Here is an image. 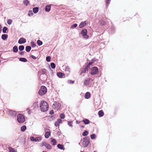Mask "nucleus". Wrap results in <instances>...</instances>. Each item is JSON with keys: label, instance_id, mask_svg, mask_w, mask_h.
<instances>
[{"label": "nucleus", "instance_id": "1", "mask_svg": "<svg viewBox=\"0 0 152 152\" xmlns=\"http://www.w3.org/2000/svg\"><path fill=\"white\" fill-rule=\"evenodd\" d=\"M39 107L41 111L45 112L48 110L49 105L48 103L45 101H42L40 104Z\"/></svg>", "mask_w": 152, "mask_h": 152}, {"label": "nucleus", "instance_id": "2", "mask_svg": "<svg viewBox=\"0 0 152 152\" xmlns=\"http://www.w3.org/2000/svg\"><path fill=\"white\" fill-rule=\"evenodd\" d=\"M80 142L83 147H87L90 143V139L88 136L85 137L81 140Z\"/></svg>", "mask_w": 152, "mask_h": 152}, {"label": "nucleus", "instance_id": "3", "mask_svg": "<svg viewBox=\"0 0 152 152\" xmlns=\"http://www.w3.org/2000/svg\"><path fill=\"white\" fill-rule=\"evenodd\" d=\"M17 121L20 124L23 123L25 121V119L24 115L21 114H18L17 116Z\"/></svg>", "mask_w": 152, "mask_h": 152}, {"label": "nucleus", "instance_id": "4", "mask_svg": "<svg viewBox=\"0 0 152 152\" xmlns=\"http://www.w3.org/2000/svg\"><path fill=\"white\" fill-rule=\"evenodd\" d=\"M88 31L86 29L84 28L81 31L80 34L83 37L86 39H88L89 38V37L87 35Z\"/></svg>", "mask_w": 152, "mask_h": 152}, {"label": "nucleus", "instance_id": "5", "mask_svg": "<svg viewBox=\"0 0 152 152\" xmlns=\"http://www.w3.org/2000/svg\"><path fill=\"white\" fill-rule=\"evenodd\" d=\"M90 74L92 75H94L99 74V71L98 68L96 66H94L90 69Z\"/></svg>", "mask_w": 152, "mask_h": 152}, {"label": "nucleus", "instance_id": "6", "mask_svg": "<svg viewBox=\"0 0 152 152\" xmlns=\"http://www.w3.org/2000/svg\"><path fill=\"white\" fill-rule=\"evenodd\" d=\"M47 92V88L46 87L44 86H42L40 87L38 93L39 95L42 96L45 94Z\"/></svg>", "mask_w": 152, "mask_h": 152}, {"label": "nucleus", "instance_id": "7", "mask_svg": "<svg viewBox=\"0 0 152 152\" xmlns=\"http://www.w3.org/2000/svg\"><path fill=\"white\" fill-rule=\"evenodd\" d=\"M115 28L113 25H112L109 28L108 30V32L109 34L112 35L115 33Z\"/></svg>", "mask_w": 152, "mask_h": 152}, {"label": "nucleus", "instance_id": "8", "mask_svg": "<svg viewBox=\"0 0 152 152\" xmlns=\"http://www.w3.org/2000/svg\"><path fill=\"white\" fill-rule=\"evenodd\" d=\"M61 107L60 103L57 102H55L54 103L53 105V107L56 110H58Z\"/></svg>", "mask_w": 152, "mask_h": 152}, {"label": "nucleus", "instance_id": "9", "mask_svg": "<svg viewBox=\"0 0 152 152\" xmlns=\"http://www.w3.org/2000/svg\"><path fill=\"white\" fill-rule=\"evenodd\" d=\"M46 69H43L42 70L41 72V74L40 75H43V76H44V78H42V80H46L47 79V77L46 74L47 73Z\"/></svg>", "mask_w": 152, "mask_h": 152}, {"label": "nucleus", "instance_id": "10", "mask_svg": "<svg viewBox=\"0 0 152 152\" xmlns=\"http://www.w3.org/2000/svg\"><path fill=\"white\" fill-rule=\"evenodd\" d=\"M9 113L10 115L13 117H16L17 114V113L16 111L10 110H9Z\"/></svg>", "mask_w": 152, "mask_h": 152}, {"label": "nucleus", "instance_id": "11", "mask_svg": "<svg viewBox=\"0 0 152 152\" xmlns=\"http://www.w3.org/2000/svg\"><path fill=\"white\" fill-rule=\"evenodd\" d=\"M26 42V39L23 37H21L20 38L18 41V43L20 44H23L25 43Z\"/></svg>", "mask_w": 152, "mask_h": 152}, {"label": "nucleus", "instance_id": "12", "mask_svg": "<svg viewBox=\"0 0 152 152\" xmlns=\"http://www.w3.org/2000/svg\"><path fill=\"white\" fill-rule=\"evenodd\" d=\"M57 77L59 78H63L65 77V75L61 72H57L56 73Z\"/></svg>", "mask_w": 152, "mask_h": 152}, {"label": "nucleus", "instance_id": "13", "mask_svg": "<svg viewBox=\"0 0 152 152\" xmlns=\"http://www.w3.org/2000/svg\"><path fill=\"white\" fill-rule=\"evenodd\" d=\"M89 69V67H88V66L86 65V66H84L83 68L81 70V73H86V72L88 71Z\"/></svg>", "mask_w": 152, "mask_h": 152}, {"label": "nucleus", "instance_id": "14", "mask_svg": "<svg viewBox=\"0 0 152 152\" xmlns=\"http://www.w3.org/2000/svg\"><path fill=\"white\" fill-rule=\"evenodd\" d=\"M87 23L86 21H82L81 22L79 26L80 28H82L84 26H86V25Z\"/></svg>", "mask_w": 152, "mask_h": 152}, {"label": "nucleus", "instance_id": "15", "mask_svg": "<svg viewBox=\"0 0 152 152\" xmlns=\"http://www.w3.org/2000/svg\"><path fill=\"white\" fill-rule=\"evenodd\" d=\"M52 4L47 5L45 8V11L46 12H49L51 10V6Z\"/></svg>", "mask_w": 152, "mask_h": 152}, {"label": "nucleus", "instance_id": "16", "mask_svg": "<svg viewBox=\"0 0 152 152\" xmlns=\"http://www.w3.org/2000/svg\"><path fill=\"white\" fill-rule=\"evenodd\" d=\"M81 121L83 122L85 125L88 124L90 122V121L88 119L86 118L83 119Z\"/></svg>", "mask_w": 152, "mask_h": 152}, {"label": "nucleus", "instance_id": "17", "mask_svg": "<svg viewBox=\"0 0 152 152\" xmlns=\"http://www.w3.org/2000/svg\"><path fill=\"white\" fill-rule=\"evenodd\" d=\"M50 142L51 143L52 145H56L57 144V142L56 140L54 138H50Z\"/></svg>", "mask_w": 152, "mask_h": 152}, {"label": "nucleus", "instance_id": "18", "mask_svg": "<svg viewBox=\"0 0 152 152\" xmlns=\"http://www.w3.org/2000/svg\"><path fill=\"white\" fill-rule=\"evenodd\" d=\"M51 135V132L50 131H47L45 132V137L47 139L49 137V136Z\"/></svg>", "mask_w": 152, "mask_h": 152}, {"label": "nucleus", "instance_id": "19", "mask_svg": "<svg viewBox=\"0 0 152 152\" xmlns=\"http://www.w3.org/2000/svg\"><path fill=\"white\" fill-rule=\"evenodd\" d=\"M8 35L7 34H3L1 36V38L3 40H6L8 38Z\"/></svg>", "mask_w": 152, "mask_h": 152}, {"label": "nucleus", "instance_id": "20", "mask_svg": "<svg viewBox=\"0 0 152 152\" xmlns=\"http://www.w3.org/2000/svg\"><path fill=\"white\" fill-rule=\"evenodd\" d=\"M57 147L58 149L61 150H64L65 149L64 145L60 144H58L57 145Z\"/></svg>", "mask_w": 152, "mask_h": 152}, {"label": "nucleus", "instance_id": "21", "mask_svg": "<svg viewBox=\"0 0 152 152\" xmlns=\"http://www.w3.org/2000/svg\"><path fill=\"white\" fill-rule=\"evenodd\" d=\"M91 97V94L90 92H86L85 95V98L86 99H88Z\"/></svg>", "mask_w": 152, "mask_h": 152}, {"label": "nucleus", "instance_id": "22", "mask_svg": "<svg viewBox=\"0 0 152 152\" xmlns=\"http://www.w3.org/2000/svg\"><path fill=\"white\" fill-rule=\"evenodd\" d=\"M98 115L99 117H101L104 115V112L102 110H100L98 111Z\"/></svg>", "mask_w": 152, "mask_h": 152}, {"label": "nucleus", "instance_id": "23", "mask_svg": "<svg viewBox=\"0 0 152 152\" xmlns=\"http://www.w3.org/2000/svg\"><path fill=\"white\" fill-rule=\"evenodd\" d=\"M39 10V7H34L33 8V12L34 14L37 13Z\"/></svg>", "mask_w": 152, "mask_h": 152}, {"label": "nucleus", "instance_id": "24", "mask_svg": "<svg viewBox=\"0 0 152 152\" xmlns=\"http://www.w3.org/2000/svg\"><path fill=\"white\" fill-rule=\"evenodd\" d=\"M8 28L6 26H4L3 27L2 29V32L4 33H7L8 32Z\"/></svg>", "mask_w": 152, "mask_h": 152}, {"label": "nucleus", "instance_id": "25", "mask_svg": "<svg viewBox=\"0 0 152 152\" xmlns=\"http://www.w3.org/2000/svg\"><path fill=\"white\" fill-rule=\"evenodd\" d=\"M20 61L24 62H26L28 61L25 58L20 57L19 58Z\"/></svg>", "mask_w": 152, "mask_h": 152}, {"label": "nucleus", "instance_id": "26", "mask_svg": "<svg viewBox=\"0 0 152 152\" xmlns=\"http://www.w3.org/2000/svg\"><path fill=\"white\" fill-rule=\"evenodd\" d=\"M12 50L13 52L14 53H16L18 52V47L16 45L14 46Z\"/></svg>", "mask_w": 152, "mask_h": 152}, {"label": "nucleus", "instance_id": "27", "mask_svg": "<svg viewBox=\"0 0 152 152\" xmlns=\"http://www.w3.org/2000/svg\"><path fill=\"white\" fill-rule=\"evenodd\" d=\"M31 49V47L29 45H27L26 47L25 50L27 52H29Z\"/></svg>", "mask_w": 152, "mask_h": 152}, {"label": "nucleus", "instance_id": "28", "mask_svg": "<svg viewBox=\"0 0 152 152\" xmlns=\"http://www.w3.org/2000/svg\"><path fill=\"white\" fill-rule=\"evenodd\" d=\"M38 102H34L32 106V107H33V109L37 108L38 107V105L37 104Z\"/></svg>", "mask_w": 152, "mask_h": 152}, {"label": "nucleus", "instance_id": "29", "mask_svg": "<svg viewBox=\"0 0 152 152\" xmlns=\"http://www.w3.org/2000/svg\"><path fill=\"white\" fill-rule=\"evenodd\" d=\"M26 129V125H23L20 127V130L22 132H24Z\"/></svg>", "mask_w": 152, "mask_h": 152}, {"label": "nucleus", "instance_id": "30", "mask_svg": "<svg viewBox=\"0 0 152 152\" xmlns=\"http://www.w3.org/2000/svg\"><path fill=\"white\" fill-rule=\"evenodd\" d=\"M42 140V137L41 136H39L36 137L35 138V142H37L40 141Z\"/></svg>", "mask_w": 152, "mask_h": 152}, {"label": "nucleus", "instance_id": "31", "mask_svg": "<svg viewBox=\"0 0 152 152\" xmlns=\"http://www.w3.org/2000/svg\"><path fill=\"white\" fill-rule=\"evenodd\" d=\"M88 134H89L88 131L86 130H85L82 133V134L83 136L86 137V136L87 135H88Z\"/></svg>", "mask_w": 152, "mask_h": 152}, {"label": "nucleus", "instance_id": "32", "mask_svg": "<svg viewBox=\"0 0 152 152\" xmlns=\"http://www.w3.org/2000/svg\"><path fill=\"white\" fill-rule=\"evenodd\" d=\"M90 83V81L88 79H86L84 82V84L85 85L87 86Z\"/></svg>", "mask_w": 152, "mask_h": 152}, {"label": "nucleus", "instance_id": "33", "mask_svg": "<svg viewBox=\"0 0 152 152\" xmlns=\"http://www.w3.org/2000/svg\"><path fill=\"white\" fill-rule=\"evenodd\" d=\"M8 149L9 150V152H17L14 148L11 147H9Z\"/></svg>", "mask_w": 152, "mask_h": 152}, {"label": "nucleus", "instance_id": "34", "mask_svg": "<svg viewBox=\"0 0 152 152\" xmlns=\"http://www.w3.org/2000/svg\"><path fill=\"white\" fill-rule=\"evenodd\" d=\"M96 135L94 133H93L91 135L90 137L91 139L92 140H95L96 138Z\"/></svg>", "mask_w": 152, "mask_h": 152}, {"label": "nucleus", "instance_id": "35", "mask_svg": "<svg viewBox=\"0 0 152 152\" xmlns=\"http://www.w3.org/2000/svg\"><path fill=\"white\" fill-rule=\"evenodd\" d=\"M99 23L101 26H104L106 24V22L103 20H99Z\"/></svg>", "mask_w": 152, "mask_h": 152}, {"label": "nucleus", "instance_id": "36", "mask_svg": "<svg viewBox=\"0 0 152 152\" xmlns=\"http://www.w3.org/2000/svg\"><path fill=\"white\" fill-rule=\"evenodd\" d=\"M45 147L48 150L51 149L52 148L51 145L49 144L48 143H47Z\"/></svg>", "mask_w": 152, "mask_h": 152}, {"label": "nucleus", "instance_id": "37", "mask_svg": "<svg viewBox=\"0 0 152 152\" xmlns=\"http://www.w3.org/2000/svg\"><path fill=\"white\" fill-rule=\"evenodd\" d=\"M23 4L26 6L28 5L29 4V2L28 0H25L23 1Z\"/></svg>", "mask_w": 152, "mask_h": 152}, {"label": "nucleus", "instance_id": "38", "mask_svg": "<svg viewBox=\"0 0 152 152\" xmlns=\"http://www.w3.org/2000/svg\"><path fill=\"white\" fill-rule=\"evenodd\" d=\"M24 49V46L23 45H20L19 46V50L20 51H23Z\"/></svg>", "mask_w": 152, "mask_h": 152}, {"label": "nucleus", "instance_id": "39", "mask_svg": "<svg viewBox=\"0 0 152 152\" xmlns=\"http://www.w3.org/2000/svg\"><path fill=\"white\" fill-rule=\"evenodd\" d=\"M37 43L38 45L39 46L42 45L43 44L42 41H41L40 40H38L37 41Z\"/></svg>", "mask_w": 152, "mask_h": 152}, {"label": "nucleus", "instance_id": "40", "mask_svg": "<svg viewBox=\"0 0 152 152\" xmlns=\"http://www.w3.org/2000/svg\"><path fill=\"white\" fill-rule=\"evenodd\" d=\"M50 66H51V67L52 69H54L56 67V64H55L53 63V62H51L50 63Z\"/></svg>", "mask_w": 152, "mask_h": 152}, {"label": "nucleus", "instance_id": "41", "mask_svg": "<svg viewBox=\"0 0 152 152\" xmlns=\"http://www.w3.org/2000/svg\"><path fill=\"white\" fill-rule=\"evenodd\" d=\"M106 7H108L111 1V0H105Z\"/></svg>", "mask_w": 152, "mask_h": 152}, {"label": "nucleus", "instance_id": "42", "mask_svg": "<svg viewBox=\"0 0 152 152\" xmlns=\"http://www.w3.org/2000/svg\"><path fill=\"white\" fill-rule=\"evenodd\" d=\"M59 116L60 117V118L61 119H63L65 118V115L63 113H61L60 114Z\"/></svg>", "mask_w": 152, "mask_h": 152}, {"label": "nucleus", "instance_id": "43", "mask_svg": "<svg viewBox=\"0 0 152 152\" xmlns=\"http://www.w3.org/2000/svg\"><path fill=\"white\" fill-rule=\"evenodd\" d=\"M31 47L32 48H34L36 47V43H35L34 42H31Z\"/></svg>", "mask_w": 152, "mask_h": 152}, {"label": "nucleus", "instance_id": "44", "mask_svg": "<svg viewBox=\"0 0 152 152\" xmlns=\"http://www.w3.org/2000/svg\"><path fill=\"white\" fill-rule=\"evenodd\" d=\"M51 58L50 56H48L46 57V60L47 62H49L51 61Z\"/></svg>", "mask_w": 152, "mask_h": 152}, {"label": "nucleus", "instance_id": "45", "mask_svg": "<svg viewBox=\"0 0 152 152\" xmlns=\"http://www.w3.org/2000/svg\"><path fill=\"white\" fill-rule=\"evenodd\" d=\"M33 15L34 13L31 10H29L28 11V16H30L31 15L32 16Z\"/></svg>", "mask_w": 152, "mask_h": 152}, {"label": "nucleus", "instance_id": "46", "mask_svg": "<svg viewBox=\"0 0 152 152\" xmlns=\"http://www.w3.org/2000/svg\"><path fill=\"white\" fill-rule=\"evenodd\" d=\"M75 83V81L72 80H68L67 81V83L69 84H72Z\"/></svg>", "mask_w": 152, "mask_h": 152}, {"label": "nucleus", "instance_id": "47", "mask_svg": "<svg viewBox=\"0 0 152 152\" xmlns=\"http://www.w3.org/2000/svg\"><path fill=\"white\" fill-rule=\"evenodd\" d=\"M7 24L8 25H11L12 24V20H11V19H8L7 20Z\"/></svg>", "mask_w": 152, "mask_h": 152}, {"label": "nucleus", "instance_id": "48", "mask_svg": "<svg viewBox=\"0 0 152 152\" xmlns=\"http://www.w3.org/2000/svg\"><path fill=\"white\" fill-rule=\"evenodd\" d=\"M69 126L70 127H72V121H68L67 122Z\"/></svg>", "mask_w": 152, "mask_h": 152}, {"label": "nucleus", "instance_id": "49", "mask_svg": "<svg viewBox=\"0 0 152 152\" xmlns=\"http://www.w3.org/2000/svg\"><path fill=\"white\" fill-rule=\"evenodd\" d=\"M77 24L76 23H75L73 24L71 26V28H72V29H74V28H75L76 27H77Z\"/></svg>", "mask_w": 152, "mask_h": 152}, {"label": "nucleus", "instance_id": "50", "mask_svg": "<svg viewBox=\"0 0 152 152\" xmlns=\"http://www.w3.org/2000/svg\"><path fill=\"white\" fill-rule=\"evenodd\" d=\"M86 63L88 64L86 65L88 66V67H89V68H90V66L91 65L93 64V63L92 61H90L88 63L87 62Z\"/></svg>", "mask_w": 152, "mask_h": 152}, {"label": "nucleus", "instance_id": "51", "mask_svg": "<svg viewBox=\"0 0 152 152\" xmlns=\"http://www.w3.org/2000/svg\"><path fill=\"white\" fill-rule=\"evenodd\" d=\"M98 61V59L95 58H94L91 60V61H92L93 63L95 61Z\"/></svg>", "mask_w": 152, "mask_h": 152}, {"label": "nucleus", "instance_id": "52", "mask_svg": "<svg viewBox=\"0 0 152 152\" xmlns=\"http://www.w3.org/2000/svg\"><path fill=\"white\" fill-rule=\"evenodd\" d=\"M54 125L56 127H57V126H59V123L57 120V121H56L55 122V123H54Z\"/></svg>", "mask_w": 152, "mask_h": 152}, {"label": "nucleus", "instance_id": "53", "mask_svg": "<svg viewBox=\"0 0 152 152\" xmlns=\"http://www.w3.org/2000/svg\"><path fill=\"white\" fill-rule=\"evenodd\" d=\"M35 138H34L33 136H31L30 137V140L32 142L35 141Z\"/></svg>", "mask_w": 152, "mask_h": 152}, {"label": "nucleus", "instance_id": "54", "mask_svg": "<svg viewBox=\"0 0 152 152\" xmlns=\"http://www.w3.org/2000/svg\"><path fill=\"white\" fill-rule=\"evenodd\" d=\"M69 70L70 68L68 66H67L65 67V71H68L69 72Z\"/></svg>", "mask_w": 152, "mask_h": 152}, {"label": "nucleus", "instance_id": "55", "mask_svg": "<svg viewBox=\"0 0 152 152\" xmlns=\"http://www.w3.org/2000/svg\"><path fill=\"white\" fill-rule=\"evenodd\" d=\"M47 143H46L45 142H42L41 145V147H43V146H45L46 145Z\"/></svg>", "mask_w": 152, "mask_h": 152}, {"label": "nucleus", "instance_id": "56", "mask_svg": "<svg viewBox=\"0 0 152 152\" xmlns=\"http://www.w3.org/2000/svg\"><path fill=\"white\" fill-rule=\"evenodd\" d=\"M49 114L50 115H53V114H54V110H50V112H49Z\"/></svg>", "mask_w": 152, "mask_h": 152}, {"label": "nucleus", "instance_id": "57", "mask_svg": "<svg viewBox=\"0 0 152 152\" xmlns=\"http://www.w3.org/2000/svg\"><path fill=\"white\" fill-rule=\"evenodd\" d=\"M57 120L58 121L59 124H62V121L61 119L59 118V119H57Z\"/></svg>", "mask_w": 152, "mask_h": 152}, {"label": "nucleus", "instance_id": "58", "mask_svg": "<svg viewBox=\"0 0 152 152\" xmlns=\"http://www.w3.org/2000/svg\"><path fill=\"white\" fill-rule=\"evenodd\" d=\"M31 57L34 60H35L37 59V58L33 55H31Z\"/></svg>", "mask_w": 152, "mask_h": 152}, {"label": "nucleus", "instance_id": "59", "mask_svg": "<svg viewBox=\"0 0 152 152\" xmlns=\"http://www.w3.org/2000/svg\"><path fill=\"white\" fill-rule=\"evenodd\" d=\"M25 51H21L20 52H19V54L21 56L23 55L25 53Z\"/></svg>", "mask_w": 152, "mask_h": 152}, {"label": "nucleus", "instance_id": "60", "mask_svg": "<svg viewBox=\"0 0 152 152\" xmlns=\"http://www.w3.org/2000/svg\"><path fill=\"white\" fill-rule=\"evenodd\" d=\"M39 78L41 80L44 81L43 80H42V78H44V76H43V75H40Z\"/></svg>", "mask_w": 152, "mask_h": 152}, {"label": "nucleus", "instance_id": "61", "mask_svg": "<svg viewBox=\"0 0 152 152\" xmlns=\"http://www.w3.org/2000/svg\"><path fill=\"white\" fill-rule=\"evenodd\" d=\"M88 79L89 80V81H93L94 80V79H92L91 78L89 77L88 78Z\"/></svg>", "mask_w": 152, "mask_h": 152}, {"label": "nucleus", "instance_id": "62", "mask_svg": "<svg viewBox=\"0 0 152 152\" xmlns=\"http://www.w3.org/2000/svg\"><path fill=\"white\" fill-rule=\"evenodd\" d=\"M50 118L52 119V120H53L55 118V117L53 115H51L50 116Z\"/></svg>", "mask_w": 152, "mask_h": 152}, {"label": "nucleus", "instance_id": "63", "mask_svg": "<svg viewBox=\"0 0 152 152\" xmlns=\"http://www.w3.org/2000/svg\"><path fill=\"white\" fill-rule=\"evenodd\" d=\"M26 110L28 111V114H30V110L28 108H27L26 109Z\"/></svg>", "mask_w": 152, "mask_h": 152}, {"label": "nucleus", "instance_id": "64", "mask_svg": "<svg viewBox=\"0 0 152 152\" xmlns=\"http://www.w3.org/2000/svg\"><path fill=\"white\" fill-rule=\"evenodd\" d=\"M81 122H82L81 121H79L76 120V123L77 124H80Z\"/></svg>", "mask_w": 152, "mask_h": 152}]
</instances>
